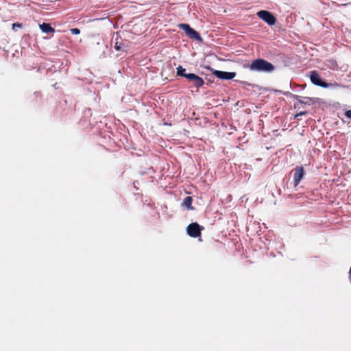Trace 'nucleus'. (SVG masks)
I'll return each instance as SVG.
<instances>
[{
  "instance_id": "4468645a",
  "label": "nucleus",
  "mask_w": 351,
  "mask_h": 351,
  "mask_svg": "<svg viewBox=\"0 0 351 351\" xmlns=\"http://www.w3.org/2000/svg\"><path fill=\"white\" fill-rule=\"evenodd\" d=\"M71 32L73 35H77L80 33V30L78 28H72L71 29Z\"/></svg>"
},
{
  "instance_id": "1a4fd4ad",
  "label": "nucleus",
  "mask_w": 351,
  "mask_h": 351,
  "mask_svg": "<svg viewBox=\"0 0 351 351\" xmlns=\"http://www.w3.org/2000/svg\"><path fill=\"white\" fill-rule=\"evenodd\" d=\"M291 97L294 100H296L298 101V103L302 104H304L311 105V104L315 103V99L312 98V97H304L302 99V97L297 95H293V94H291Z\"/></svg>"
},
{
  "instance_id": "20e7f679",
  "label": "nucleus",
  "mask_w": 351,
  "mask_h": 351,
  "mask_svg": "<svg viewBox=\"0 0 351 351\" xmlns=\"http://www.w3.org/2000/svg\"><path fill=\"white\" fill-rule=\"evenodd\" d=\"M180 29L184 30L186 35L192 39H195L197 40H202L199 34L196 32L195 29L191 28L189 25L185 23H181L179 25Z\"/></svg>"
},
{
  "instance_id": "ddd939ff",
  "label": "nucleus",
  "mask_w": 351,
  "mask_h": 351,
  "mask_svg": "<svg viewBox=\"0 0 351 351\" xmlns=\"http://www.w3.org/2000/svg\"><path fill=\"white\" fill-rule=\"evenodd\" d=\"M177 74L178 75L183 76L186 78V75H189V73H186V69H184L182 66H179L177 68Z\"/></svg>"
},
{
  "instance_id": "423d86ee",
  "label": "nucleus",
  "mask_w": 351,
  "mask_h": 351,
  "mask_svg": "<svg viewBox=\"0 0 351 351\" xmlns=\"http://www.w3.org/2000/svg\"><path fill=\"white\" fill-rule=\"evenodd\" d=\"M186 79L190 83H192L193 86L197 88L202 86L204 84V81L202 77L193 73H189L187 75Z\"/></svg>"
},
{
  "instance_id": "f03ea898",
  "label": "nucleus",
  "mask_w": 351,
  "mask_h": 351,
  "mask_svg": "<svg viewBox=\"0 0 351 351\" xmlns=\"http://www.w3.org/2000/svg\"><path fill=\"white\" fill-rule=\"evenodd\" d=\"M257 16L269 25H274L276 23V17L269 11L261 10L257 12Z\"/></svg>"
},
{
  "instance_id": "dca6fc26",
  "label": "nucleus",
  "mask_w": 351,
  "mask_h": 351,
  "mask_svg": "<svg viewBox=\"0 0 351 351\" xmlns=\"http://www.w3.org/2000/svg\"><path fill=\"white\" fill-rule=\"evenodd\" d=\"M306 112H300L298 113H297L295 115V118L296 119H299V117L302 116V115H304V114H306Z\"/></svg>"
},
{
  "instance_id": "f257e3e1",
  "label": "nucleus",
  "mask_w": 351,
  "mask_h": 351,
  "mask_svg": "<svg viewBox=\"0 0 351 351\" xmlns=\"http://www.w3.org/2000/svg\"><path fill=\"white\" fill-rule=\"evenodd\" d=\"M248 67L251 71L258 72H271L275 69L274 66L264 59H256L251 63V64L245 66Z\"/></svg>"
},
{
  "instance_id": "f8f14e48",
  "label": "nucleus",
  "mask_w": 351,
  "mask_h": 351,
  "mask_svg": "<svg viewBox=\"0 0 351 351\" xmlns=\"http://www.w3.org/2000/svg\"><path fill=\"white\" fill-rule=\"evenodd\" d=\"M193 198L191 196L186 197L182 202V206L186 207L188 210H193L194 208L192 206Z\"/></svg>"
},
{
  "instance_id": "9b49d317",
  "label": "nucleus",
  "mask_w": 351,
  "mask_h": 351,
  "mask_svg": "<svg viewBox=\"0 0 351 351\" xmlns=\"http://www.w3.org/2000/svg\"><path fill=\"white\" fill-rule=\"evenodd\" d=\"M39 27L44 33L49 34L55 32L54 28H53L49 23H43L39 25Z\"/></svg>"
},
{
  "instance_id": "7ed1b4c3",
  "label": "nucleus",
  "mask_w": 351,
  "mask_h": 351,
  "mask_svg": "<svg viewBox=\"0 0 351 351\" xmlns=\"http://www.w3.org/2000/svg\"><path fill=\"white\" fill-rule=\"evenodd\" d=\"M204 229L197 223H190L186 228L187 234L193 238H197L201 235V231Z\"/></svg>"
},
{
  "instance_id": "0eeeda50",
  "label": "nucleus",
  "mask_w": 351,
  "mask_h": 351,
  "mask_svg": "<svg viewBox=\"0 0 351 351\" xmlns=\"http://www.w3.org/2000/svg\"><path fill=\"white\" fill-rule=\"evenodd\" d=\"M294 176H293V180H294V185L295 186H298L299 183L300 182L301 180L303 178L304 171V168L300 167H297L294 169Z\"/></svg>"
},
{
  "instance_id": "39448f33",
  "label": "nucleus",
  "mask_w": 351,
  "mask_h": 351,
  "mask_svg": "<svg viewBox=\"0 0 351 351\" xmlns=\"http://www.w3.org/2000/svg\"><path fill=\"white\" fill-rule=\"evenodd\" d=\"M309 77L311 82L316 86L323 88H328L329 86L328 84L322 80L318 71L315 70L310 72Z\"/></svg>"
},
{
  "instance_id": "f3484780",
  "label": "nucleus",
  "mask_w": 351,
  "mask_h": 351,
  "mask_svg": "<svg viewBox=\"0 0 351 351\" xmlns=\"http://www.w3.org/2000/svg\"><path fill=\"white\" fill-rule=\"evenodd\" d=\"M345 115L351 119V110H348L345 112Z\"/></svg>"
},
{
  "instance_id": "2eb2a0df",
  "label": "nucleus",
  "mask_w": 351,
  "mask_h": 351,
  "mask_svg": "<svg viewBox=\"0 0 351 351\" xmlns=\"http://www.w3.org/2000/svg\"><path fill=\"white\" fill-rule=\"evenodd\" d=\"M23 27V25L22 23H13L12 24V29L13 30H16V27Z\"/></svg>"
},
{
  "instance_id": "a211bd4d",
  "label": "nucleus",
  "mask_w": 351,
  "mask_h": 351,
  "mask_svg": "<svg viewBox=\"0 0 351 351\" xmlns=\"http://www.w3.org/2000/svg\"><path fill=\"white\" fill-rule=\"evenodd\" d=\"M57 86V83H55V84H53V87H55L56 88H57V86Z\"/></svg>"
},
{
  "instance_id": "9d476101",
  "label": "nucleus",
  "mask_w": 351,
  "mask_h": 351,
  "mask_svg": "<svg viewBox=\"0 0 351 351\" xmlns=\"http://www.w3.org/2000/svg\"><path fill=\"white\" fill-rule=\"evenodd\" d=\"M127 46L123 43L122 39L117 35L114 38V49L117 51H126Z\"/></svg>"
},
{
  "instance_id": "6e6552de",
  "label": "nucleus",
  "mask_w": 351,
  "mask_h": 351,
  "mask_svg": "<svg viewBox=\"0 0 351 351\" xmlns=\"http://www.w3.org/2000/svg\"><path fill=\"white\" fill-rule=\"evenodd\" d=\"M213 73L216 77L222 80H232L236 76V73L234 72L215 71Z\"/></svg>"
}]
</instances>
